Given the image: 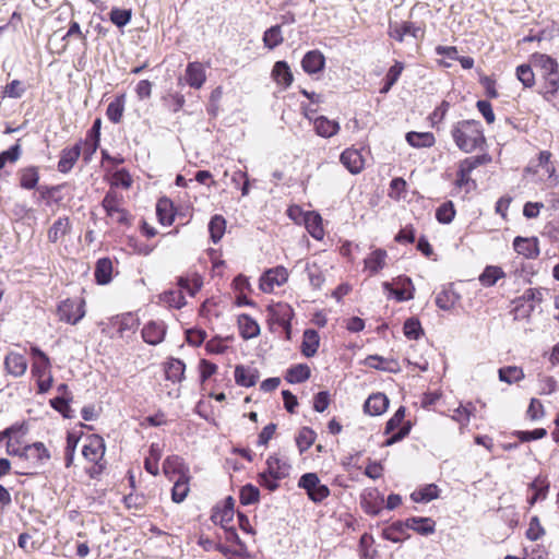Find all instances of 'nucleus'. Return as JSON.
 <instances>
[{
  "instance_id": "obj_1",
  "label": "nucleus",
  "mask_w": 559,
  "mask_h": 559,
  "mask_svg": "<svg viewBox=\"0 0 559 559\" xmlns=\"http://www.w3.org/2000/svg\"><path fill=\"white\" fill-rule=\"evenodd\" d=\"M451 135L456 146L465 152L475 151L485 142L481 124L476 120H462L453 124Z\"/></svg>"
},
{
  "instance_id": "obj_2",
  "label": "nucleus",
  "mask_w": 559,
  "mask_h": 559,
  "mask_svg": "<svg viewBox=\"0 0 559 559\" xmlns=\"http://www.w3.org/2000/svg\"><path fill=\"white\" fill-rule=\"evenodd\" d=\"M530 62L540 72L544 80V94L555 95L559 90V66L557 60L548 55L535 52L531 56Z\"/></svg>"
},
{
  "instance_id": "obj_3",
  "label": "nucleus",
  "mask_w": 559,
  "mask_h": 559,
  "mask_svg": "<svg viewBox=\"0 0 559 559\" xmlns=\"http://www.w3.org/2000/svg\"><path fill=\"white\" fill-rule=\"evenodd\" d=\"M123 197L110 189L102 201V206L114 223L129 226L131 224L130 213L122 207Z\"/></svg>"
},
{
  "instance_id": "obj_4",
  "label": "nucleus",
  "mask_w": 559,
  "mask_h": 559,
  "mask_svg": "<svg viewBox=\"0 0 559 559\" xmlns=\"http://www.w3.org/2000/svg\"><path fill=\"white\" fill-rule=\"evenodd\" d=\"M85 313V300L82 298H67L57 307L59 320L71 325L78 324Z\"/></svg>"
},
{
  "instance_id": "obj_5",
  "label": "nucleus",
  "mask_w": 559,
  "mask_h": 559,
  "mask_svg": "<svg viewBox=\"0 0 559 559\" xmlns=\"http://www.w3.org/2000/svg\"><path fill=\"white\" fill-rule=\"evenodd\" d=\"M298 487L306 490L308 498L320 503L330 496V489L326 485L321 484L316 473H306L298 480Z\"/></svg>"
},
{
  "instance_id": "obj_6",
  "label": "nucleus",
  "mask_w": 559,
  "mask_h": 559,
  "mask_svg": "<svg viewBox=\"0 0 559 559\" xmlns=\"http://www.w3.org/2000/svg\"><path fill=\"white\" fill-rule=\"evenodd\" d=\"M483 164V158L479 156L467 157L463 159L459 165L456 173L455 186L461 189H465L469 192L476 187L475 181L471 178L472 171Z\"/></svg>"
},
{
  "instance_id": "obj_7",
  "label": "nucleus",
  "mask_w": 559,
  "mask_h": 559,
  "mask_svg": "<svg viewBox=\"0 0 559 559\" xmlns=\"http://www.w3.org/2000/svg\"><path fill=\"white\" fill-rule=\"evenodd\" d=\"M405 418V407L401 406L399 409L394 413V415L388 420L385 425V433L390 435L391 437L388 438L384 442V445H392L402 439H404L411 430L409 424H406L402 426L396 432L395 429H397L401 424L403 423Z\"/></svg>"
},
{
  "instance_id": "obj_8",
  "label": "nucleus",
  "mask_w": 559,
  "mask_h": 559,
  "mask_svg": "<svg viewBox=\"0 0 559 559\" xmlns=\"http://www.w3.org/2000/svg\"><path fill=\"white\" fill-rule=\"evenodd\" d=\"M384 290L395 297L397 301H407L414 298L415 287L412 280L407 276H399L393 284L384 282L382 284Z\"/></svg>"
},
{
  "instance_id": "obj_9",
  "label": "nucleus",
  "mask_w": 559,
  "mask_h": 559,
  "mask_svg": "<svg viewBox=\"0 0 559 559\" xmlns=\"http://www.w3.org/2000/svg\"><path fill=\"white\" fill-rule=\"evenodd\" d=\"M105 441L100 436L93 435L88 437L87 443L83 445V456L102 468L100 462L105 455Z\"/></svg>"
},
{
  "instance_id": "obj_10",
  "label": "nucleus",
  "mask_w": 559,
  "mask_h": 559,
  "mask_svg": "<svg viewBox=\"0 0 559 559\" xmlns=\"http://www.w3.org/2000/svg\"><path fill=\"white\" fill-rule=\"evenodd\" d=\"M288 280V272L284 266L270 269L262 275L260 280V288L264 293L273 292L275 286H281Z\"/></svg>"
},
{
  "instance_id": "obj_11",
  "label": "nucleus",
  "mask_w": 559,
  "mask_h": 559,
  "mask_svg": "<svg viewBox=\"0 0 559 559\" xmlns=\"http://www.w3.org/2000/svg\"><path fill=\"white\" fill-rule=\"evenodd\" d=\"M270 311L273 320L285 330L287 338H290V322L294 317L293 308L287 304L280 302L272 306Z\"/></svg>"
},
{
  "instance_id": "obj_12",
  "label": "nucleus",
  "mask_w": 559,
  "mask_h": 559,
  "mask_svg": "<svg viewBox=\"0 0 559 559\" xmlns=\"http://www.w3.org/2000/svg\"><path fill=\"white\" fill-rule=\"evenodd\" d=\"M166 335V325L163 321H150L142 329V338L150 345L162 343Z\"/></svg>"
},
{
  "instance_id": "obj_13",
  "label": "nucleus",
  "mask_w": 559,
  "mask_h": 559,
  "mask_svg": "<svg viewBox=\"0 0 559 559\" xmlns=\"http://www.w3.org/2000/svg\"><path fill=\"white\" fill-rule=\"evenodd\" d=\"M341 163L349 173L359 174L365 166V159L359 150L350 147L346 148L340 156Z\"/></svg>"
},
{
  "instance_id": "obj_14",
  "label": "nucleus",
  "mask_w": 559,
  "mask_h": 559,
  "mask_svg": "<svg viewBox=\"0 0 559 559\" xmlns=\"http://www.w3.org/2000/svg\"><path fill=\"white\" fill-rule=\"evenodd\" d=\"M82 153V143L79 142L72 147H66L60 153L58 170L62 174L69 173L78 162Z\"/></svg>"
},
{
  "instance_id": "obj_15",
  "label": "nucleus",
  "mask_w": 559,
  "mask_h": 559,
  "mask_svg": "<svg viewBox=\"0 0 559 559\" xmlns=\"http://www.w3.org/2000/svg\"><path fill=\"white\" fill-rule=\"evenodd\" d=\"M388 253L384 249L372 250L364 260L365 271L369 276L378 274L386 264Z\"/></svg>"
},
{
  "instance_id": "obj_16",
  "label": "nucleus",
  "mask_w": 559,
  "mask_h": 559,
  "mask_svg": "<svg viewBox=\"0 0 559 559\" xmlns=\"http://www.w3.org/2000/svg\"><path fill=\"white\" fill-rule=\"evenodd\" d=\"M514 250L526 259H536L539 255L537 238L518 236L513 240Z\"/></svg>"
},
{
  "instance_id": "obj_17",
  "label": "nucleus",
  "mask_w": 559,
  "mask_h": 559,
  "mask_svg": "<svg viewBox=\"0 0 559 559\" xmlns=\"http://www.w3.org/2000/svg\"><path fill=\"white\" fill-rule=\"evenodd\" d=\"M185 80L190 87L195 90L201 88L206 81L203 64L200 62L188 63L185 72Z\"/></svg>"
},
{
  "instance_id": "obj_18",
  "label": "nucleus",
  "mask_w": 559,
  "mask_h": 559,
  "mask_svg": "<svg viewBox=\"0 0 559 559\" xmlns=\"http://www.w3.org/2000/svg\"><path fill=\"white\" fill-rule=\"evenodd\" d=\"M419 32L420 28L412 22H390L388 33L391 38L402 43L406 35L417 38Z\"/></svg>"
},
{
  "instance_id": "obj_19",
  "label": "nucleus",
  "mask_w": 559,
  "mask_h": 559,
  "mask_svg": "<svg viewBox=\"0 0 559 559\" xmlns=\"http://www.w3.org/2000/svg\"><path fill=\"white\" fill-rule=\"evenodd\" d=\"M4 368L9 374L22 377L27 369L26 358L19 353L11 352L4 358Z\"/></svg>"
},
{
  "instance_id": "obj_20",
  "label": "nucleus",
  "mask_w": 559,
  "mask_h": 559,
  "mask_svg": "<svg viewBox=\"0 0 559 559\" xmlns=\"http://www.w3.org/2000/svg\"><path fill=\"white\" fill-rule=\"evenodd\" d=\"M324 64L325 58L319 50L308 51L301 60V67L308 74H316L322 71Z\"/></svg>"
},
{
  "instance_id": "obj_21",
  "label": "nucleus",
  "mask_w": 559,
  "mask_h": 559,
  "mask_svg": "<svg viewBox=\"0 0 559 559\" xmlns=\"http://www.w3.org/2000/svg\"><path fill=\"white\" fill-rule=\"evenodd\" d=\"M290 464L278 457L277 455H270L266 460V472L275 479H283L289 475Z\"/></svg>"
},
{
  "instance_id": "obj_22",
  "label": "nucleus",
  "mask_w": 559,
  "mask_h": 559,
  "mask_svg": "<svg viewBox=\"0 0 559 559\" xmlns=\"http://www.w3.org/2000/svg\"><path fill=\"white\" fill-rule=\"evenodd\" d=\"M405 525H407L408 530H413L423 536L431 535L436 531V522L431 518H408L405 520Z\"/></svg>"
},
{
  "instance_id": "obj_23",
  "label": "nucleus",
  "mask_w": 559,
  "mask_h": 559,
  "mask_svg": "<svg viewBox=\"0 0 559 559\" xmlns=\"http://www.w3.org/2000/svg\"><path fill=\"white\" fill-rule=\"evenodd\" d=\"M389 406V399L383 393L371 394L364 405L365 413L371 416L383 414Z\"/></svg>"
},
{
  "instance_id": "obj_24",
  "label": "nucleus",
  "mask_w": 559,
  "mask_h": 559,
  "mask_svg": "<svg viewBox=\"0 0 559 559\" xmlns=\"http://www.w3.org/2000/svg\"><path fill=\"white\" fill-rule=\"evenodd\" d=\"M259 379V372L254 368L236 366L235 368V381L241 386H253Z\"/></svg>"
},
{
  "instance_id": "obj_25",
  "label": "nucleus",
  "mask_w": 559,
  "mask_h": 559,
  "mask_svg": "<svg viewBox=\"0 0 559 559\" xmlns=\"http://www.w3.org/2000/svg\"><path fill=\"white\" fill-rule=\"evenodd\" d=\"M25 454L29 455V462L34 466L43 465L50 459V453L43 442L26 445Z\"/></svg>"
},
{
  "instance_id": "obj_26",
  "label": "nucleus",
  "mask_w": 559,
  "mask_h": 559,
  "mask_svg": "<svg viewBox=\"0 0 559 559\" xmlns=\"http://www.w3.org/2000/svg\"><path fill=\"white\" fill-rule=\"evenodd\" d=\"M320 337L316 330L308 329L304 332L301 353L306 357H313L319 348Z\"/></svg>"
},
{
  "instance_id": "obj_27",
  "label": "nucleus",
  "mask_w": 559,
  "mask_h": 559,
  "mask_svg": "<svg viewBox=\"0 0 559 559\" xmlns=\"http://www.w3.org/2000/svg\"><path fill=\"white\" fill-rule=\"evenodd\" d=\"M114 325L117 326V331L121 337L126 335L128 332H135V330L140 325L139 318L133 313H124L120 317H117L114 321Z\"/></svg>"
},
{
  "instance_id": "obj_28",
  "label": "nucleus",
  "mask_w": 559,
  "mask_h": 559,
  "mask_svg": "<svg viewBox=\"0 0 559 559\" xmlns=\"http://www.w3.org/2000/svg\"><path fill=\"white\" fill-rule=\"evenodd\" d=\"M272 76L277 84L284 87H288L293 83V73L286 61L275 62L272 69Z\"/></svg>"
},
{
  "instance_id": "obj_29",
  "label": "nucleus",
  "mask_w": 559,
  "mask_h": 559,
  "mask_svg": "<svg viewBox=\"0 0 559 559\" xmlns=\"http://www.w3.org/2000/svg\"><path fill=\"white\" fill-rule=\"evenodd\" d=\"M20 187L26 190L36 188L39 181V169L36 166H28L19 170Z\"/></svg>"
},
{
  "instance_id": "obj_30",
  "label": "nucleus",
  "mask_w": 559,
  "mask_h": 559,
  "mask_svg": "<svg viewBox=\"0 0 559 559\" xmlns=\"http://www.w3.org/2000/svg\"><path fill=\"white\" fill-rule=\"evenodd\" d=\"M314 129L318 135L323 138H331L340 130L338 122L330 120L324 116H320L314 120Z\"/></svg>"
},
{
  "instance_id": "obj_31",
  "label": "nucleus",
  "mask_w": 559,
  "mask_h": 559,
  "mask_svg": "<svg viewBox=\"0 0 559 559\" xmlns=\"http://www.w3.org/2000/svg\"><path fill=\"white\" fill-rule=\"evenodd\" d=\"M240 335L245 340L253 338L259 335L260 326L254 319L248 314H241L238 319Z\"/></svg>"
},
{
  "instance_id": "obj_32",
  "label": "nucleus",
  "mask_w": 559,
  "mask_h": 559,
  "mask_svg": "<svg viewBox=\"0 0 559 559\" xmlns=\"http://www.w3.org/2000/svg\"><path fill=\"white\" fill-rule=\"evenodd\" d=\"M112 262L108 258L99 259L95 266V280L100 285H106L111 281Z\"/></svg>"
},
{
  "instance_id": "obj_33",
  "label": "nucleus",
  "mask_w": 559,
  "mask_h": 559,
  "mask_svg": "<svg viewBox=\"0 0 559 559\" xmlns=\"http://www.w3.org/2000/svg\"><path fill=\"white\" fill-rule=\"evenodd\" d=\"M407 143L413 147H430L435 144L436 139L431 132L411 131L406 134Z\"/></svg>"
},
{
  "instance_id": "obj_34",
  "label": "nucleus",
  "mask_w": 559,
  "mask_h": 559,
  "mask_svg": "<svg viewBox=\"0 0 559 559\" xmlns=\"http://www.w3.org/2000/svg\"><path fill=\"white\" fill-rule=\"evenodd\" d=\"M156 215L162 225H171L175 217L171 201L166 198L159 199L156 204Z\"/></svg>"
},
{
  "instance_id": "obj_35",
  "label": "nucleus",
  "mask_w": 559,
  "mask_h": 559,
  "mask_svg": "<svg viewBox=\"0 0 559 559\" xmlns=\"http://www.w3.org/2000/svg\"><path fill=\"white\" fill-rule=\"evenodd\" d=\"M71 226L68 217H59L48 230V240L57 242L60 238L70 233Z\"/></svg>"
},
{
  "instance_id": "obj_36",
  "label": "nucleus",
  "mask_w": 559,
  "mask_h": 559,
  "mask_svg": "<svg viewBox=\"0 0 559 559\" xmlns=\"http://www.w3.org/2000/svg\"><path fill=\"white\" fill-rule=\"evenodd\" d=\"M306 228L309 234L317 240H321L324 236L322 227V218L319 214L309 212L305 216Z\"/></svg>"
},
{
  "instance_id": "obj_37",
  "label": "nucleus",
  "mask_w": 559,
  "mask_h": 559,
  "mask_svg": "<svg viewBox=\"0 0 559 559\" xmlns=\"http://www.w3.org/2000/svg\"><path fill=\"white\" fill-rule=\"evenodd\" d=\"M309 377L310 368L306 364H298L287 370L285 379L289 383H301L308 380Z\"/></svg>"
},
{
  "instance_id": "obj_38",
  "label": "nucleus",
  "mask_w": 559,
  "mask_h": 559,
  "mask_svg": "<svg viewBox=\"0 0 559 559\" xmlns=\"http://www.w3.org/2000/svg\"><path fill=\"white\" fill-rule=\"evenodd\" d=\"M502 277H504V272L500 266L488 265L479 275V282L483 286L490 287Z\"/></svg>"
},
{
  "instance_id": "obj_39",
  "label": "nucleus",
  "mask_w": 559,
  "mask_h": 559,
  "mask_svg": "<svg viewBox=\"0 0 559 559\" xmlns=\"http://www.w3.org/2000/svg\"><path fill=\"white\" fill-rule=\"evenodd\" d=\"M186 366L182 360L171 358L166 367V378L173 382H180L185 378Z\"/></svg>"
},
{
  "instance_id": "obj_40",
  "label": "nucleus",
  "mask_w": 559,
  "mask_h": 559,
  "mask_svg": "<svg viewBox=\"0 0 559 559\" xmlns=\"http://www.w3.org/2000/svg\"><path fill=\"white\" fill-rule=\"evenodd\" d=\"M406 530H408L407 525H405V521H396L393 522L388 527L383 528L382 537L385 540H390L393 543L401 542V535L405 534Z\"/></svg>"
},
{
  "instance_id": "obj_41",
  "label": "nucleus",
  "mask_w": 559,
  "mask_h": 559,
  "mask_svg": "<svg viewBox=\"0 0 559 559\" xmlns=\"http://www.w3.org/2000/svg\"><path fill=\"white\" fill-rule=\"evenodd\" d=\"M124 111V95L117 96L115 100L109 103L106 110L107 118L114 122L118 123L121 121Z\"/></svg>"
},
{
  "instance_id": "obj_42",
  "label": "nucleus",
  "mask_w": 559,
  "mask_h": 559,
  "mask_svg": "<svg viewBox=\"0 0 559 559\" xmlns=\"http://www.w3.org/2000/svg\"><path fill=\"white\" fill-rule=\"evenodd\" d=\"M226 229V221L222 215H214L209 223V231L211 239L217 243L224 236Z\"/></svg>"
},
{
  "instance_id": "obj_43",
  "label": "nucleus",
  "mask_w": 559,
  "mask_h": 559,
  "mask_svg": "<svg viewBox=\"0 0 559 559\" xmlns=\"http://www.w3.org/2000/svg\"><path fill=\"white\" fill-rule=\"evenodd\" d=\"M546 289L544 288H528L524 292V294L518 299V301L528 302L527 312L531 313L535 309V304H540L544 299V293Z\"/></svg>"
},
{
  "instance_id": "obj_44",
  "label": "nucleus",
  "mask_w": 559,
  "mask_h": 559,
  "mask_svg": "<svg viewBox=\"0 0 559 559\" xmlns=\"http://www.w3.org/2000/svg\"><path fill=\"white\" fill-rule=\"evenodd\" d=\"M317 435L309 427H302L296 438V443L300 453L306 452L316 441Z\"/></svg>"
},
{
  "instance_id": "obj_45",
  "label": "nucleus",
  "mask_w": 559,
  "mask_h": 559,
  "mask_svg": "<svg viewBox=\"0 0 559 559\" xmlns=\"http://www.w3.org/2000/svg\"><path fill=\"white\" fill-rule=\"evenodd\" d=\"M284 41L282 28L280 25H274L267 28L263 35V43L269 49H274Z\"/></svg>"
},
{
  "instance_id": "obj_46",
  "label": "nucleus",
  "mask_w": 559,
  "mask_h": 559,
  "mask_svg": "<svg viewBox=\"0 0 559 559\" xmlns=\"http://www.w3.org/2000/svg\"><path fill=\"white\" fill-rule=\"evenodd\" d=\"M499 380L507 382L509 384L519 382L524 378V372L522 368L516 366H508L500 368L499 371Z\"/></svg>"
},
{
  "instance_id": "obj_47",
  "label": "nucleus",
  "mask_w": 559,
  "mask_h": 559,
  "mask_svg": "<svg viewBox=\"0 0 559 559\" xmlns=\"http://www.w3.org/2000/svg\"><path fill=\"white\" fill-rule=\"evenodd\" d=\"M379 498V492L377 490H370L362 495L361 497V507L364 510L372 515L379 514L381 508L380 503L377 502Z\"/></svg>"
},
{
  "instance_id": "obj_48",
  "label": "nucleus",
  "mask_w": 559,
  "mask_h": 559,
  "mask_svg": "<svg viewBox=\"0 0 559 559\" xmlns=\"http://www.w3.org/2000/svg\"><path fill=\"white\" fill-rule=\"evenodd\" d=\"M438 492L439 489L437 485L430 484L419 490L414 491L411 497L415 502H429L438 498Z\"/></svg>"
},
{
  "instance_id": "obj_49",
  "label": "nucleus",
  "mask_w": 559,
  "mask_h": 559,
  "mask_svg": "<svg viewBox=\"0 0 559 559\" xmlns=\"http://www.w3.org/2000/svg\"><path fill=\"white\" fill-rule=\"evenodd\" d=\"M530 488L532 490H534V495L528 499V503L531 506L535 504L538 500L540 499H545L546 498V495H547V491H548V488H549V484L540 478V477H537L531 485H530Z\"/></svg>"
},
{
  "instance_id": "obj_50",
  "label": "nucleus",
  "mask_w": 559,
  "mask_h": 559,
  "mask_svg": "<svg viewBox=\"0 0 559 559\" xmlns=\"http://www.w3.org/2000/svg\"><path fill=\"white\" fill-rule=\"evenodd\" d=\"M455 216V209L452 201L442 203L436 211V218L441 224H450Z\"/></svg>"
},
{
  "instance_id": "obj_51",
  "label": "nucleus",
  "mask_w": 559,
  "mask_h": 559,
  "mask_svg": "<svg viewBox=\"0 0 559 559\" xmlns=\"http://www.w3.org/2000/svg\"><path fill=\"white\" fill-rule=\"evenodd\" d=\"M189 492L188 479L181 475L176 481L171 490V499L176 503L182 502Z\"/></svg>"
},
{
  "instance_id": "obj_52",
  "label": "nucleus",
  "mask_w": 559,
  "mask_h": 559,
  "mask_svg": "<svg viewBox=\"0 0 559 559\" xmlns=\"http://www.w3.org/2000/svg\"><path fill=\"white\" fill-rule=\"evenodd\" d=\"M160 300L169 307L180 309L186 305V298L181 290H168L162 294Z\"/></svg>"
},
{
  "instance_id": "obj_53",
  "label": "nucleus",
  "mask_w": 559,
  "mask_h": 559,
  "mask_svg": "<svg viewBox=\"0 0 559 559\" xmlns=\"http://www.w3.org/2000/svg\"><path fill=\"white\" fill-rule=\"evenodd\" d=\"M534 68L531 62L528 64H521L516 68V78L524 85V87H532L535 84Z\"/></svg>"
},
{
  "instance_id": "obj_54",
  "label": "nucleus",
  "mask_w": 559,
  "mask_h": 559,
  "mask_svg": "<svg viewBox=\"0 0 559 559\" xmlns=\"http://www.w3.org/2000/svg\"><path fill=\"white\" fill-rule=\"evenodd\" d=\"M132 12L131 10H124L119 8H112L109 13L110 21L117 27H123L131 21Z\"/></svg>"
},
{
  "instance_id": "obj_55",
  "label": "nucleus",
  "mask_w": 559,
  "mask_h": 559,
  "mask_svg": "<svg viewBox=\"0 0 559 559\" xmlns=\"http://www.w3.org/2000/svg\"><path fill=\"white\" fill-rule=\"evenodd\" d=\"M259 497H260V491L258 489V487L253 486V485H246L241 488L240 490V502L243 504V506H249V504H253L255 502L259 501Z\"/></svg>"
},
{
  "instance_id": "obj_56",
  "label": "nucleus",
  "mask_w": 559,
  "mask_h": 559,
  "mask_svg": "<svg viewBox=\"0 0 559 559\" xmlns=\"http://www.w3.org/2000/svg\"><path fill=\"white\" fill-rule=\"evenodd\" d=\"M178 286L180 287V290H186L190 296H194L200 290L202 281L198 276L192 278L179 277Z\"/></svg>"
},
{
  "instance_id": "obj_57",
  "label": "nucleus",
  "mask_w": 559,
  "mask_h": 559,
  "mask_svg": "<svg viewBox=\"0 0 559 559\" xmlns=\"http://www.w3.org/2000/svg\"><path fill=\"white\" fill-rule=\"evenodd\" d=\"M456 295L451 290H442L436 297V305L442 310H450L456 302Z\"/></svg>"
},
{
  "instance_id": "obj_58",
  "label": "nucleus",
  "mask_w": 559,
  "mask_h": 559,
  "mask_svg": "<svg viewBox=\"0 0 559 559\" xmlns=\"http://www.w3.org/2000/svg\"><path fill=\"white\" fill-rule=\"evenodd\" d=\"M475 409L472 403L466 405H460L452 415V419L460 423L461 426L465 427L468 425L472 412Z\"/></svg>"
},
{
  "instance_id": "obj_59",
  "label": "nucleus",
  "mask_w": 559,
  "mask_h": 559,
  "mask_svg": "<svg viewBox=\"0 0 559 559\" xmlns=\"http://www.w3.org/2000/svg\"><path fill=\"white\" fill-rule=\"evenodd\" d=\"M404 335L408 340H418L423 334L420 322L417 319L409 318L404 322Z\"/></svg>"
},
{
  "instance_id": "obj_60",
  "label": "nucleus",
  "mask_w": 559,
  "mask_h": 559,
  "mask_svg": "<svg viewBox=\"0 0 559 559\" xmlns=\"http://www.w3.org/2000/svg\"><path fill=\"white\" fill-rule=\"evenodd\" d=\"M163 468H164V473L166 475H168L170 473H177V474H180V476H181V475H183V469H185L182 459L177 455L168 456L164 461Z\"/></svg>"
},
{
  "instance_id": "obj_61",
  "label": "nucleus",
  "mask_w": 559,
  "mask_h": 559,
  "mask_svg": "<svg viewBox=\"0 0 559 559\" xmlns=\"http://www.w3.org/2000/svg\"><path fill=\"white\" fill-rule=\"evenodd\" d=\"M309 282L312 287L319 289L324 283V276L322 271L317 264H308L306 267Z\"/></svg>"
},
{
  "instance_id": "obj_62",
  "label": "nucleus",
  "mask_w": 559,
  "mask_h": 559,
  "mask_svg": "<svg viewBox=\"0 0 559 559\" xmlns=\"http://www.w3.org/2000/svg\"><path fill=\"white\" fill-rule=\"evenodd\" d=\"M545 534V531L543 526L540 525V522L537 516H534L531 519L528 528L526 531V537L530 540H537Z\"/></svg>"
},
{
  "instance_id": "obj_63",
  "label": "nucleus",
  "mask_w": 559,
  "mask_h": 559,
  "mask_svg": "<svg viewBox=\"0 0 559 559\" xmlns=\"http://www.w3.org/2000/svg\"><path fill=\"white\" fill-rule=\"evenodd\" d=\"M111 185L116 186V187H122L124 189H128L132 185V178L126 169H120V170H117L112 175Z\"/></svg>"
},
{
  "instance_id": "obj_64",
  "label": "nucleus",
  "mask_w": 559,
  "mask_h": 559,
  "mask_svg": "<svg viewBox=\"0 0 559 559\" xmlns=\"http://www.w3.org/2000/svg\"><path fill=\"white\" fill-rule=\"evenodd\" d=\"M24 92L25 87L23 86V83L19 80H13L5 86L3 94L5 97L20 98Z\"/></svg>"
}]
</instances>
